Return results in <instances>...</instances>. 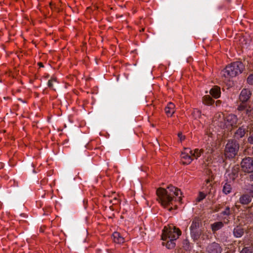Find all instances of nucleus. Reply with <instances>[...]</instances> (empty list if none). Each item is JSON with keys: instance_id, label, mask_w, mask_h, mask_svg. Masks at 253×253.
Listing matches in <instances>:
<instances>
[{"instance_id": "obj_29", "label": "nucleus", "mask_w": 253, "mask_h": 253, "mask_svg": "<svg viewBox=\"0 0 253 253\" xmlns=\"http://www.w3.org/2000/svg\"><path fill=\"white\" fill-rule=\"evenodd\" d=\"M206 194L202 192H200L199 193V196L197 198V202H201L202 200H203L206 197Z\"/></svg>"}, {"instance_id": "obj_30", "label": "nucleus", "mask_w": 253, "mask_h": 253, "mask_svg": "<svg viewBox=\"0 0 253 253\" xmlns=\"http://www.w3.org/2000/svg\"><path fill=\"white\" fill-rule=\"evenodd\" d=\"M248 141L250 144H253V129L250 130Z\"/></svg>"}, {"instance_id": "obj_24", "label": "nucleus", "mask_w": 253, "mask_h": 253, "mask_svg": "<svg viewBox=\"0 0 253 253\" xmlns=\"http://www.w3.org/2000/svg\"><path fill=\"white\" fill-rule=\"evenodd\" d=\"M204 152L203 149L199 150L198 149H195L194 151L193 152L192 156L195 157L196 159L199 157L201 154Z\"/></svg>"}, {"instance_id": "obj_9", "label": "nucleus", "mask_w": 253, "mask_h": 253, "mask_svg": "<svg viewBox=\"0 0 253 253\" xmlns=\"http://www.w3.org/2000/svg\"><path fill=\"white\" fill-rule=\"evenodd\" d=\"M252 95L251 91L248 89H243L240 94L239 100L241 102H247Z\"/></svg>"}, {"instance_id": "obj_27", "label": "nucleus", "mask_w": 253, "mask_h": 253, "mask_svg": "<svg viewBox=\"0 0 253 253\" xmlns=\"http://www.w3.org/2000/svg\"><path fill=\"white\" fill-rule=\"evenodd\" d=\"M240 253H253V248L245 247L241 250Z\"/></svg>"}, {"instance_id": "obj_14", "label": "nucleus", "mask_w": 253, "mask_h": 253, "mask_svg": "<svg viewBox=\"0 0 253 253\" xmlns=\"http://www.w3.org/2000/svg\"><path fill=\"white\" fill-rule=\"evenodd\" d=\"M113 240L115 243L118 244L123 243L125 242V239L118 232H115L113 234Z\"/></svg>"}, {"instance_id": "obj_5", "label": "nucleus", "mask_w": 253, "mask_h": 253, "mask_svg": "<svg viewBox=\"0 0 253 253\" xmlns=\"http://www.w3.org/2000/svg\"><path fill=\"white\" fill-rule=\"evenodd\" d=\"M239 149V144L235 140L228 141L227 143L224 153L226 158H233L237 154Z\"/></svg>"}, {"instance_id": "obj_15", "label": "nucleus", "mask_w": 253, "mask_h": 253, "mask_svg": "<svg viewBox=\"0 0 253 253\" xmlns=\"http://www.w3.org/2000/svg\"><path fill=\"white\" fill-rule=\"evenodd\" d=\"M210 94L215 98H218L220 95V89L218 86H214L210 90Z\"/></svg>"}, {"instance_id": "obj_38", "label": "nucleus", "mask_w": 253, "mask_h": 253, "mask_svg": "<svg viewBox=\"0 0 253 253\" xmlns=\"http://www.w3.org/2000/svg\"><path fill=\"white\" fill-rule=\"evenodd\" d=\"M184 150H185L184 153H186V154H187V153H188L189 155L190 154L191 156L192 155L193 151L192 150H191L189 148H185L184 149Z\"/></svg>"}, {"instance_id": "obj_8", "label": "nucleus", "mask_w": 253, "mask_h": 253, "mask_svg": "<svg viewBox=\"0 0 253 253\" xmlns=\"http://www.w3.org/2000/svg\"><path fill=\"white\" fill-rule=\"evenodd\" d=\"M207 251L209 253H220L221 249L218 244L213 242L207 247Z\"/></svg>"}, {"instance_id": "obj_36", "label": "nucleus", "mask_w": 253, "mask_h": 253, "mask_svg": "<svg viewBox=\"0 0 253 253\" xmlns=\"http://www.w3.org/2000/svg\"><path fill=\"white\" fill-rule=\"evenodd\" d=\"M248 195L251 197H253V185H252L249 189L248 190Z\"/></svg>"}, {"instance_id": "obj_41", "label": "nucleus", "mask_w": 253, "mask_h": 253, "mask_svg": "<svg viewBox=\"0 0 253 253\" xmlns=\"http://www.w3.org/2000/svg\"><path fill=\"white\" fill-rule=\"evenodd\" d=\"M38 65L40 67H43V64L42 63V62H39L38 63Z\"/></svg>"}, {"instance_id": "obj_33", "label": "nucleus", "mask_w": 253, "mask_h": 253, "mask_svg": "<svg viewBox=\"0 0 253 253\" xmlns=\"http://www.w3.org/2000/svg\"><path fill=\"white\" fill-rule=\"evenodd\" d=\"M221 214L224 215H229L230 214V208L227 207L225 210L222 211Z\"/></svg>"}, {"instance_id": "obj_16", "label": "nucleus", "mask_w": 253, "mask_h": 253, "mask_svg": "<svg viewBox=\"0 0 253 253\" xmlns=\"http://www.w3.org/2000/svg\"><path fill=\"white\" fill-rule=\"evenodd\" d=\"M233 234L236 238L241 237L244 234V229L240 227L237 226L233 230Z\"/></svg>"}, {"instance_id": "obj_46", "label": "nucleus", "mask_w": 253, "mask_h": 253, "mask_svg": "<svg viewBox=\"0 0 253 253\" xmlns=\"http://www.w3.org/2000/svg\"><path fill=\"white\" fill-rule=\"evenodd\" d=\"M165 243L164 242H163V243H162L163 245H164V246L165 245Z\"/></svg>"}, {"instance_id": "obj_43", "label": "nucleus", "mask_w": 253, "mask_h": 253, "mask_svg": "<svg viewBox=\"0 0 253 253\" xmlns=\"http://www.w3.org/2000/svg\"><path fill=\"white\" fill-rule=\"evenodd\" d=\"M144 31V29L143 28L141 30H140V32H142V31Z\"/></svg>"}, {"instance_id": "obj_6", "label": "nucleus", "mask_w": 253, "mask_h": 253, "mask_svg": "<svg viewBox=\"0 0 253 253\" xmlns=\"http://www.w3.org/2000/svg\"><path fill=\"white\" fill-rule=\"evenodd\" d=\"M238 122V118L236 116L234 115H229L225 118L224 121L223 122L225 124L224 127L222 128H228V130H232L234 127L237 126V124Z\"/></svg>"}, {"instance_id": "obj_34", "label": "nucleus", "mask_w": 253, "mask_h": 253, "mask_svg": "<svg viewBox=\"0 0 253 253\" xmlns=\"http://www.w3.org/2000/svg\"><path fill=\"white\" fill-rule=\"evenodd\" d=\"M247 82L249 84L251 85L253 84V74H251L248 77Z\"/></svg>"}, {"instance_id": "obj_19", "label": "nucleus", "mask_w": 253, "mask_h": 253, "mask_svg": "<svg viewBox=\"0 0 253 253\" xmlns=\"http://www.w3.org/2000/svg\"><path fill=\"white\" fill-rule=\"evenodd\" d=\"M191 155H189L188 154V153H187V154H186V153H182V156H181V158L182 159H185V160H187V162H183V163L184 164H190L191 161H192V159L191 158Z\"/></svg>"}, {"instance_id": "obj_7", "label": "nucleus", "mask_w": 253, "mask_h": 253, "mask_svg": "<svg viewBox=\"0 0 253 253\" xmlns=\"http://www.w3.org/2000/svg\"><path fill=\"white\" fill-rule=\"evenodd\" d=\"M242 170L248 173L253 172V158L247 157L243 159L241 163Z\"/></svg>"}, {"instance_id": "obj_21", "label": "nucleus", "mask_w": 253, "mask_h": 253, "mask_svg": "<svg viewBox=\"0 0 253 253\" xmlns=\"http://www.w3.org/2000/svg\"><path fill=\"white\" fill-rule=\"evenodd\" d=\"M232 187L230 184L226 183L223 187V192L225 194L230 193L231 191Z\"/></svg>"}, {"instance_id": "obj_35", "label": "nucleus", "mask_w": 253, "mask_h": 253, "mask_svg": "<svg viewBox=\"0 0 253 253\" xmlns=\"http://www.w3.org/2000/svg\"><path fill=\"white\" fill-rule=\"evenodd\" d=\"M53 82H56V79L55 78H52L48 81V86L49 87H52L53 86Z\"/></svg>"}, {"instance_id": "obj_45", "label": "nucleus", "mask_w": 253, "mask_h": 253, "mask_svg": "<svg viewBox=\"0 0 253 253\" xmlns=\"http://www.w3.org/2000/svg\"><path fill=\"white\" fill-rule=\"evenodd\" d=\"M12 166H14V165L11 162V164Z\"/></svg>"}, {"instance_id": "obj_4", "label": "nucleus", "mask_w": 253, "mask_h": 253, "mask_svg": "<svg viewBox=\"0 0 253 253\" xmlns=\"http://www.w3.org/2000/svg\"><path fill=\"white\" fill-rule=\"evenodd\" d=\"M202 225V224L199 217H195L191 221L190 227V235L194 241L199 239L202 234V230L200 228Z\"/></svg>"}, {"instance_id": "obj_22", "label": "nucleus", "mask_w": 253, "mask_h": 253, "mask_svg": "<svg viewBox=\"0 0 253 253\" xmlns=\"http://www.w3.org/2000/svg\"><path fill=\"white\" fill-rule=\"evenodd\" d=\"M26 170L29 172H35V170L34 169V166L33 163H28L25 167Z\"/></svg>"}, {"instance_id": "obj_20", "label": "nucleus", "mask_w": 253, "mask_h": 253, "mask_svg": "<svg viewBox=\"0 0 253 253\" xmlns=\"http://www.w3.org/2000/svg\"><path fill=\"white\" fill-rule=\"evenodd\" d=\"M250 103V102H241L240 104L238 106L237 110L239 111H245L247 107H248V104Z\"/></svg>"}, {"instance_id": "obj_11", "label": "nucleus", "mask_w": 253, "mask_h": 253, "mask_svg": "<svg viewBox=\"0 0 253 253\" xmlns=\"http://www.w3.org/2000/svg\"><path fill=\"white\" fill-rule=\"evenodd\" d=\"M248 131V128H246L244 126L239 127L235 132L234 138L235 139H239L244 136L246 132Z\"/></svg>"}, {"instance_id": "obj_25", "label": "nucleus", "mask_w": 253, "mask_h": 253, "mask_svg": "<svg viewBox=\"0 0 253 253\" xmlns=\"http://www.w3.org/2000/svg\"><path fill=\"white\" fill-rule=\"evenodd\" d=\"M174 241L175 240H171V239H169V241H168L166 244L167 248L169 249L174 248L175 246V243L174 242Z\"/></svg>"}, {"instance_id": "obj_39", "label": "nucleus", "mask_w": 253, "mask_h": 253, "mask_svg": "<svg viewBox=\"0 0 253 253\" xmlns=\"http://www.w3.org/2000/svg\"><path fill=\"white\" fill-rule=\"evenodd\" d=\"M178 137L179 138L181 141L185 139V136L182 135V133L181 132H179L178 133Z\"/></svg>"}, {"instance_id": "obj_31", "label": "nucleus", "mask_w": 253, "mask_h": 253, "mask_svg": "<svg viewBox=\"0 0 253 253\" xmlns=\"http://www.w3.org/2000/svg\"><path fill=\"white\" fill-rule=\"evenodd\" d=\"M239 167L238 165L234 166L232 170V174L234 176H236V175H237L238 171H239Z\"/></svg>"}, {"instance_id": "obj_2", "label": "nucleus", "mask_w": 253, "mask_h": 253, "mask_svg": "<svg viewBox=\"0 0 253 253\" xmlns=\"http://www.w3.org/2000/svg\"><path fill=\"white\" fill-rule=\"evenodd\" d=\"M244 69V65L240 61L232 63L222 71V76L228 80L230 78L236 77L241 74Z\"/></svg>"}, {"instance_id": "obj_37", "label": "nucleus", "mask_w": 253, "mask_h": 253, "mask_svg": "<svg viewBox=\"0 0 253 253\" xmlns=\"http://www.w3.org/2000/svg\"><path fill=\"white\" fill-rule=\"evenodd\" d=\"M110 203H112L113 205H116L119 203V200L117 198L115 197L113 200H110Z\"/></svg>"}, {"instance_id": "obj_47", "label": "nucleus", "mask_w": 253, "mask_h": 253, "mask_svg": "<svg viewBox=\"0 0 253 253\" xmlns=\"http://www.w3.org/2000/svg\"><path fill=\"white\" fill-rule=\"evenodd\" d=\"M17 91H20L19 89L17 90Z\"/></svg>"}, {"instance_id": "obj_10", "label": "nucleus", "mask_w": 253, "mask_h": 253, "mask_svg": "<svg viewBox=\"0 0 253 253\" xmlns=\"http://www.w3.org/2000/svg\"><path fill=\"white\" fill-rule=\"evenodd\" d=\"M225 117L222 113H217L215 115L213 118V122L215 124L221 128L224 127L225 125L223 123Z\"/></svg>"}, {"instance_id": "obj_13", "label": "nucleus", "mask_w": 253, "mask_h": 253, "mask_svg": "<svg viewBox=\"0 0 253 253\" xmlns=\"http://www.w3.org/2000/svg\"><path fill=\"white\" fill-rule=\"evenodd\" d=\"M175 105L171 102H169L167 106L165 108V112L168 116H171L174 113Z\"/></svg>"}, {"instance_id": "obj_23", "label": "nucleus", "mask_w": 253, "mask_h": 253, "mask_svg": "<svg viewBox=\"0 0 253 253\" xmlns=\"http://www.w3.org/2000/svg\"><path fill=\"white\" fill-rule=\"evenodd\" d=\"M17 187H18V191L19 194L22 195L24 192V188L23 187V183L22 181L17 182Z\"/></svg>"}, {"instance_id": "obj_26", "label": "nucleus", "mask_w": 253, "mask_h": 253, "mask_svg": "<svg viewBox=\"0 0 253 253\" xmlns=\"http://www.w3.org/2000/svg\"><path fill=\"white\" fill-rule=\"evenodd\" d=\"M253 110V106L252 105V104L250 103L248 104V107L246 108L244 111H245L246 115H247L248 116H250L251 115V112Z\"/></svg>"}, {"instance_id": "obj_28", "label": "nucleus", "mask_w": 253, "mask_h": 253, "mask_svg": "<svg viewBox=\"0 0 253 253\" xmlns=\"http://www.w3.org/2000/svg\"><path fill=\"white\" fill-rule=\"evenodd\" d=\"M183 247L185 250H189L190 248V244L188 239H185L183 241Z\"/></svg>"}, {"instance_id": "obj_12", "label": "nucleus", "mask_w": 253, "mask_h": 253, "mask_svg": "<svg viewBox=\"0 0 253 253\" xmlns=\"http://www.w3.org/2000/svg\"><path fill=\"white\" fill-rule=\"evenodd\" d=\"M251 201V197L248 194H243L239 199V202L242 205H248Z\"/></svg>"}, {"instance_id": "obj_17", "label": "nucleus", "mask_w": 253, "mask_h": 253, "mask_svg": "<svg viewBox=\"0 0 253 253\" xmlns=\"http://www.w3.org/2000/svg\"><path fill=\"white\" fill-rule=\"evenodd\" d=\"M223 226V223L222 222H216L211 225L212 230L213 232L218 230Z\"/></svg>"}, {"instance_id": "obj_3", "label": "nucleus", "mask_w": 253, "mask_h": 253, "mask_svg": "<svg viewBox=\"0 0 253 253\" xmlns=\"http://www.w3.org/2000/svg\"><path fill=\"white\" fill-rule=\"evenodd\" d=\"M180 230L173 225L165 226L163 229V233L162 235V239L166 240L167 239L171 240H176L181 235Z\"/></svg>"}, {"instance_id": "obj_42", "label": "nucleus", "mask_w": 253, "mask_h": 253, "mask_svg": "<svg viewBox=\"0 0 253 253\" xmlns=\"http://www.w3.org/2000/svg\"><path fill=\"white\" fill-rule=\"evenodd\" d=\"M211 189H210V191L209 192V194H211V193H212V191H211Z\"/></svg>"}, {"instance_id": "obj_1", "label": "nucleus", "mask_w": 253, "mask_h": 253, "mask_svg": "<svg viewBox=\"0 0 253 253\" xmlns=\"http://www.w3.org/2000/svg\"><path fill=\"white\" fill-rule=\"evenodd\" d=\"M180 189L170 185L166 189L160 187L157 189L156 194L157 200L164 207L169 206L175 196H178Z\"/></svg>"}, {"instance_id": "obj_18", "label": "nucleus", "mask_w": 253, "mask_h": 253, "mask_svg": "<svg viewBox=\"0 0 253 253\" xmlns=\"http://www.w3.org/2000/svg\"><path fill=\"white\" fill-rule=\"evenodd\" d=\"M203 102L206 105H211L214 103V100L209 95H206L203 97Z\"/></svg>"}, {"instance_id": "obj_32", "label": "nucleus", "mask_w": 253, "mask_h": 253, "mask_svg": "<svg viewBox=\"0 0 253 253\" xmlns=\"http://www.w3.org/2000/svg\"><path fill=\"white\" fill-rule=\"evenodd\" d=\"M201 112L200 110L198 109H195L194 110L192 114L194 117H200L201 116Z\"/></svg>"}, {"instance_id": "obj_40", "label": "nucleus", "mask_w": 253, "mask_h": 253, "mask_svg": "<svg viewBox=\"0 0 253 253\" xmlns=\"http://www.w3.org/2000/svg\"><path fill=\"white\" fill-rule=\"evenodd\" d=\"M18 100L19 101H20L21 103H26V101L25 99L23 100L21 98H18Z\"/></svg>"}, {"instance_id": "obj_44", "label": "nucleus", "mask_w": 253, "mask_h": 253, "mask_svg": "<svg viewBox=\"0 0 253 253\" xmlns=\"http://www.w3.org/2000/svg\"><path fill=\"white\" fill-rule=\"evenodd\" d=\"M172 210V208H170L169 209V211H171Z\"/></svg>"}]
</instances>
